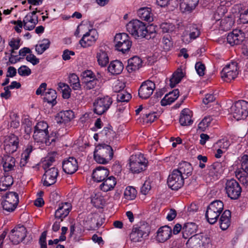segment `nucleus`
Segmentation results:
<instances>
[{
    "mask_svg": "<svg viewBox=\"0 0 248 248\" xmlns=\"http://www.w3.org/2000/svg\"><path fill=\"white\" fill-rule=\"evenodd\" d=\"M48 124L44 121L38 122L34 127L33 137L38 142L45 143L46 145H49L55 140L54 137L48 136Z\"/></svg>",
    "mask_w": 248,
    "mask_h": 248,
    "instance_id": "f257e3e1",
    "label": "nucleus"
},
{
    "mask_svg": "<svg viewBox=\"0 0 248 248\" xmlns=\"http://www.w3.org/2000/svg\"><path fill=\"white\" fill-rule=\"evenodd\" d=\"M186 244L187 248H209L211 239L207 234L198 233L189 237Z\"/></svg>",
    "mask_w": 248,
    "mask_h": 248,
    "instance_id": "f03ea898",
    "label": "nucleus"
},
{
    "mask_svg": "<svg viewBox=\"0 0 248 248\" xmlns=\"http://www.w3.org/2000/svg\"><path fill=\"white\" fill-rule=\"evenodd\" d=\"M126 30L135 38H148V31L146 25L141 21L135 19L126 25Z\"/></svg>",
    "mask_w": 248,
    "mask_h": 248,
    "instance_id": "7ed1b4c3",
    "label": "nucleus"
},
{
    "mask_svg": "<svg viewBox=\"0 0 248 248\" xmlns=\"http://www.w3.org/2000/svg\"><path fill=\"white\" fill-rule=\"evenodd\" d=\"M223 208V203L219 200L213 201L208 205L205 217L210 224H213L217 222Z\"/></svg>",
    "mask_w": 248,
    "mask_h": 248,
    "instance_id": "20e7f679",
    "label": "nucleus"
},
{
    "mask_svg": "<svg viewBox=\"0 0 248 248\" xmlns=\"http://www.w3.org/2000/svg\"><path fill=\"white\" fill-rule=\"evenodd\" d=\"M147 164V160L141 154L133 155L129 159V169L133 173H139L144 170Z\"/></svg>",
    "mask_w": 248,
    "mask_h": 248,
    "instance_id": "39448f33",
    "label": "nucleus"
},
{
    "mask_svg": "<svg viewBox=\"0 0 248 248\" xmlns=\"http://www.w3.org/2000/svg\"><path fill=\"white\" fill-rule=\"evenodd\" d=\"M230 112L237 120L246 118L248 115V102L239 100L230 108Z\"/></svg>",
    "mask_w": 248,
    "mask_h": 248,
    "instance_id": "423d86ee",
    "label": "nucleus"
},
{
    "mask_svg": "<svg viewBox=\"0 0 248 248\" xmlns=\"http://www.w3.org/2000/svg\"><path fill=\"white\" fill-rule=\"evenodd\" d=\"M19 202L18 195L16 192H8L3 196L1 205L3 210L8 212H13Z\"/></svg>",
    "mask_w": 248,
    "mask_h": 248,
    "instance_id": "0eeeda50",
    "label": "nucleus"
},
{
    "mask_svg": "<svg viewBox=\"0 0 248 248\" xmlns=\"http://www.w3.org/2000/svg\"><path fill=\"white\" fill-rule=\"evenodd\" d=\"M113 102L112 99L109 96L98 98L93 103L94 112L101 115L106 112Z\"/></svg>",
    "mask_w": 248,
    "mask_h": 248,
    "instance_id": "6e6552de",
    "label": "nucleus"
},
{
    "mask_svg": "<svg viewBox=\"0 0 248 248\" xmlns=\"http://www.w3.org/2000/svg\"><path fill=\"white\" fill-rule=\"evenodd\" d=\"M225 189L227 196L232 200L238 199L242 191L239 184L233 179L227 180Z\"/></svg>",
    "mask_w": 248,
    "mask_h": 248,
    "instance_id": "1a4fd4ad",
    "label": "nucleus"
},
{
    "mask_svg": "<svg viewBox=\"0 0 248 248\" xmlns=\"http://www.w3.org/2000/svg\"><path fill=\"white\" fill-rule=\"evenodd\" d=\"M238 72L236 62H232L227 64L221 72V77L226 82H230L235 79Z\"/></svg>",
    "mask_w": 248,
    "mask_h": 248,
    "instance_id": "9d476101",
    "label": "nucleus"
},
{
    "mask_svg": "<svg viewBox=\"0 0 248 248\" xmlns=\"http://www.w3.org/2000/svg\"><path fill=\"white\" fill-rule=\"evenodd\" d=\"M185 179L179 173L173 170L168 176L167 183L172 190H177L183 186Z\"/></svg>",
    "mask_w": 248,
    "mask_h": 248,
    "instance_id": "9b49d317",
    "label": "nucleus"
},
{
    "mask_svg": "<svg viewBox=\"0 0 248 248\" xmlns=\"http://www.w3.org/2000/svg\"><path fill=\"white\" fill-rule=\"evenodd\" d=\"M26 232V229L24 226L18 225L11 230L9 239L14 244H18L25 238Z\"/></svg>",
    "mask_w": 248,
    "mask_h": 248,
    "instance_id": "f8f14e48",
    "label": "nucleus"
},
{
    "mask_svg": "<svg viewBox=\"0 0 248 248\" xmlns=\"http://www.w3.org/2000/svg\"><path fill=\"white\" fill-rule=\"evenodd\" d=\"M19 140L17 136L11 134L5 137L4 140V150L8 154H12L19 147Z\"/></svg>",
    "mask_w": 248,
    "mask_h": 248,
    "instance_id": "ddd939ff",
    "label": "nucleus"
},
{
    "mask_svg": "<svg viewBox=\"0 0 248 248\" xmlns=\"http://www.w3.org/2000/svg\"><path fill=\"white\" fill-rule=\"evenodd\" d=\"M155 89V83L147 80L140 85L139 89V95L142 99H147L153 94Z\"/></svg>",
    "mask_w": 248,
    "mask_h": 248,
    "instance_id": "4468645a",
    "label": "nucleus"
},
{
    "mask_svg": "<svg viewBox=\"0 0 248 248\" xmlns=\"http://www.w3.org/2000/svg\"><path fill=\"white\" fill-rule=\"evenodd\" d=\"M45 173L43 176V185L46 186H50L54 184L58 175V170L55 167H52L45 170Z\"/></svg>",
    "mask_w": 248,
    "mask_h": 248,
    "instance_id": "2eb2a0df",
    "label": "nucleus"
},
{
    "mask_svg": "<svg viewBox=\"0 0 248 248\" xmlns=\"http://www.w3.org/2000/svg\"><path fill=\"white\" fill-rule=\"evenodd\" d=\"M86 223L89 230H96L103 224L102 218L98 213H91L87 216Z\"/></svg>",
    "mask_w": 248,
    "mask_h": 248,
    "instance_id": "dca6fc26",
    "label": "nucleus"
},
{
    "mask_svg": "<svg viewBox=\"0 0 248 248\" xmlns=\"http://www.w3.org/2000/svg\"><path fill=\"white\" fill-rule=\"evenodd\" d=\"M62 170L68 174L74 173L78 169V164L77 159L73 157H69L64 159L62 162Z\"/></svg>",
    "mask_w": 248,
    "mask_h": 248,
    "instance_id": "f3484780",
    "label": "nucleus"
},
{
    "mask_svg": "<svg viewBox=\"0 0 248 248\" xmlns=\"http://www.w3.org/2000/svg\"><path fill=\"white\" fill-rule=\"evenodd\" d=\"M97 38V31L95 29L90 30L88 32L83 35L79 43L81 46H83V45L90 46L93 45Z\"/></svg>",
    "mask_w": 248,
    "mask_h": 248,
    "instance_id": "a211bd4d",
    "label": "nucleus"
},
{
    "mask_svg": "<svg viewBox=\"0 0 248 248\" xmlns=\"http://www.w3.org/2000/svg\"><path fill=\"white\" fill-rule=\"evenodd\" d=\"M172 236V229L168 225L160 227L156 232V240L158 242L164 243Z\"/></svg>",
    "mask_w": 248,
    "mask_h": 248,
    "instance_id": "6ab92c4d",
    "label": "nucleus"
},
{
    "mask_svg": "<svg viewBox=\"0 0 248 248\" xmlns=\"http://www.w3.org/2000/svg\"><path fill=\"white\" fill-rule=\"evenodd\" d=\"M243 40L244 33L239 30H233L227 37L228 43L232 46L240 45Z\"/></svg>",
    "mask_w": 248,
    "mask_h": 248,
    "instance_id": "aec40b11",
    "label": "nucleus"
},
{
    "mask_svg": "<svg viewBox=\"0 0 248 248\" xmlns=\"http://www.w3.org/2000/svg\"><path fill=\"white\" fill-rule=\"evenodd\" d=\"M71 208V204L69 202L61 203L55 211V217L61 219V221H62L63 219L68 216Z\"/></svg>",
    "mask_w": 248,
    "mask_h": 248,
    "instance_id": "412c9836",
    "label": "nucleus"
},
{
    "mask_svg": "<svg viewBox=\"0 0 248 248\" xmlns=\"http://www.w3.org/2000/svg\"><path fill=\"white\" fill-rule=\"evenodd\" d=\"M115 46H131L132 41L128 35L126 33H117L114 38Z\"/></svg>",
    "mask_w": 248,
    "mask_h": 248,
    "instance_id": "4be33fe9",
    "label": "nucleus"
},
{
    "mask_svg": "<svg viewBox=\"0 0 248 248\" xmlns=\"http://www.w3.org/2000/svg\"><path fill=\"white\" fill-rule=\"evenodd\" d=\"M109 171L104 167H97L93 172V178L94 181L101 182L104 180L109 175Z\"/></svg>",
    "mask_w": 248,
    "mask_h": 248,
    "instance_id": "5701e85b",
    "label": "nucleus"
},
{
    "mask_svg": "<svg viewBox=\"0 0 248 248\" xmlns=\"http://www.w3.org/2000/svg\"><path fill=\"white\" fill-rule=\"evenodd\" d=\"M174 170L179 173L185 179H186L192 174L193 168L189 163L184 161L179 163L178 168Z\"/></svg>",
    "mask_w": 248,
    "mask_h": 248,
    "instance_id": "b1692460",
    "label": "nucleus"
},
{
    "mask_svg": "<svg viewBox=\"0 0 248 248\" xmlns=\"http://www.w3.org/2000/svg\"><path fill=\"white\" fill-rule=\"evenodd\" d=\"M199 0H180V7L183 12H191L198 5Z\"/></svg>",
    "mask_w": 248,
    "mask_h": 248,
    "instance_id": "393cba45",
    "label": "nucleus"
},
{
    "mask_svg": "<svg viewBox=\"0 0 248 248\" xmlns=\"http://www.w3.org/2000/svg\"><path fill=\"white\" fill-rule=\"evenodd\" d=\"M95 150L100 153L102 156H104L110 160H111L113 157V149L109 145L105 143L99 144L96 146Z\"/></svg>",
    "mask_w": 248,
    "mask_h": 248,
    "instance_id": "a878e982",
    "label": "nucleus"
},
{
    "mask_svg": "<svg viewBox=\"0 0 248 248\" xmlns=\"http://www.w3.org/2000/svg\"><path fill=\"white\" fill-rule=\"evenodd\" d=\"M117 183L116 178L110 176L107 177L104 180L102 181V184L99 187L100 189L104 192H108L113 190Z\"/></svg>",
    "mask_w": 248,
    "mask_h": 248,
    "instance_id": "bb28decb",
    "label": "nucleus"
},
{
    "mask_svg": "<svg viewBox=\"0 0 248 248\" xmlns=\"http://www.w3.org/2000/svg\"><path fill=\"white\" fill-rule=\"evenodd\" d=\"M22 23L25 30L31 31L35 28V25L38 23V17L37 16L34 17H32L30 14H28L25 16Z\"/></svg>",
    "mask_w": 248,
    "mask_h": 248,
    "instance_id": "cd10ccee",
    "label": "nucleus"
},
{
    "mask_svg": "<svg viewBox=\"0 0 248 248\" xmlns=\"http://www.w3.org/2000/svg\"><path fill=\"white\" fill-rule=\"evenodd\" d=\"M141 66V60L139 57L134 56L128 60L126 69L129 73H132L139 69Z\"/></svg>",
    "mask_w": 248,
    "mask_h": 248,
    "instance_id": "c85d7f7f",
    "label": "nucleus"
},
{
    "mask_svg": "<svg viewBox=\"0 0 248 248\" xmlns=\"http://www.w3.org/2000/svg\"><path fill=\"white\" fill-rule=\"evenodd\" d=\"M137 14L140 19L148 22L153 21V15L152 10L149 7L140 8L138 10Z\"/></svg>",
    "mask_w": 248,
    "mask_h": 248,
    "instance_id": "c756f323",
    "label": "nucleus"
},
{
    "mask_svg": "<svg viewBox=\"0 0 248 248\" xmlns=\"http://www.w3.org/2000/svg\"><path fill=\"white\" fill-rule=\"evenodd\" d=\"M198 229L197 225L193 222H188L184 224L182 228V237L185 239L189 238L191 234L196 232Z\"/></svg>",
    "mask_w": 248,
    "mask_h": 248,
    "instance_id": "7c9ffc66",
    "label": "nucleus"
},
{
    "mask_svg": "<svg viewBox=\"0 0 248 248\" xmlns=\"http://www.w3.org/2000/svg\"><path fill=\"white\" fill-rule=\"evenodd\" d=\"M124 65L119 60L111 61L108 67V72L112 75H119L122 73Z\"/></svg>",
    "mask_w": 248,
    "mask_h": 248,
    "instance_id": "2f4dec72",
    "label": "nucleus"
},
{
    "mask_svg": "<svg viewBox=\"0 0 248 248\" xmlns=\"http://www.w3.org/2000/svg\"><path fill=\"white\" fill-rule=\"evenodd\" d=\"M179 91L178 89L174 90L166 94L161 101V105L165 106L173 103L179 96Z\"/></svg>",
    "mask_w": 248,
    "mask_h": 248,
    "instance_id": "473e14b6",
    "label": "nucleus"
},
{
    "mask_svg": "<svg viewBox=\"0 0 248 248\" xmlns=\"http://www.w3.org/2000/svg\"><path fill=\"white\" fill-rule=\"evenodd\" d=\"M208 171L209 176L212 177L213 179L216 178L218 175H220L223 171L221 163L215 162L209 167Z\"/></svg>",
    "mask_w": 248,
    "mask_h": 248,
    "instance_id": "72a5a7b5",
    "label": "nucleus"
},
{
    "mask_svg": "<svg viewBox=\"0 0 248 248\" xmlns=\"http://www.w3.org/2000/svg\"><path fill=\"white\" fill-rule=\"evenodd\" d=\"M231 213L229 210H225L221 216L219 220L220 227L222 230H226L231 224Z\"/></svg>",
    "mask_w": 248,
    "mask_h": 248,
    "instance_id": "f704fd0d",
    "label": "nucleus"
},
{
    "mask_svg": "<svg viewBox=\"0 0 248 248\" xmlns=\"http://www.w3.org/2000/svg\"><path fill=\"white\" fill-rule=\"evenodd\" d=\"M145 233L141 227H134L130 234V239L134 242H140Z\"/></svg>",
    "mask_w": 248,
    "mask_h": 248,
    "instance_id": "c9c22d12",
    "label": "nucleus"
},
{
    "mask_svg": "<svg viewBox=\"0 0 248 248\" xmlns=\"http://www.w3.org/2000/svg\"><path fill=\"white\" fill-rule=\"evenodd\" d=\"M15 159L10 155H4L2 159L3 167L5 171H9L14 169L15 166Z\"/></svg>",
    "mask_w": 248,
    "mask_h": 248,
    "instance_id": "e433bc0d",
    "label": "nucleus"
},
{
    "mask_svg": "<svg viewBox=\"0 0 248 248\" xmlns=\"http://www.w3.org/2000/svg\"><path fill=\"white\" fill-rule=\"evenodd\" d=\"M190 111L188 108L184 109L181 113L179 121L182 125H188L192 123Z\"/></svg>",
    "mask_w": 248,
    "mask_h": 248,
    "instance_id": "4c0bfd02",
    "label": "nucleus"
},
{
    "mask_svg": "<svg viewBox=\"0 0 248 248\" xmlns=\"http://www.w3.org/2000/svg\"><path fill=\"white\" fill-rule=\"evenodd\" d=\"M73 113L71 110L61 111L57 117V122L59 123H67L73 118Z\"/></svg>",
    "mask_w": 248,
    "mask_h": 248,
    "instance_id": "58836bf2",
    "label": "nucleus"
},
{
    "mask_svg": "<svg viewBox=\"0 0 248 248\" xmlns=\"http://www.w3.org/2000/svg\"><path fill=\"white\" fill-rule=\"evenodd\" d=\"M200 34V31L195 25L191 27L190 33L188 36L184 35L182 40L186 44L189 43L190 41L195 39Z\"/></svg>",
    "mask_w": 248,
    "mask_h": 248,
    "instance_id": "ea45409f",
    "label": "nucleus"
},
{
    "mask_svg": "<svg viewBox=\"0 0 248 248\" xmlns=\"http://www.w3.org/2000/svg\"><path fill=\"white\" fill-rule=\"evenodd\" d=\"M97 62L100 66L105 67L109 62V58L107 52L103 49H100L96 53Z\"/></svg>",
    "mask_w": 248,
    "mask_h": 248,
    "instance_id": "a19ab883",
    "label": "nucleus"
},
{
    "mask_svg": "<svg viewBox=\"0 0 248 248\" xmlns=\"http://www.w3.org/2000/svg\"><path fill=\"white\" fill-rule=\"evenodd\" d=\"M13 178L11 175H4L0 180V190L4 191L13 185Z\"/></svg>",
    "mask_w": 248,
    "mask_h": 248,
    "instance_id": "79ce46f5",
    "label": "nucleus"
},
{
    "mask_svg": "<svg viewBox=\"0 0 248 248\" xmlns=\"http://www.w3.org/2000/svg\"><path fill=\"white\" fill-rule=\"evenodd\" d=\"M234 24V20L230 17H225L220 21V30L223 31L230 30Z\"/></svg>",
    "mask_w": 248,
    "mask_h": 248,
    "instance_id": "37998d69",
    "label": "nucleus"
},
{
    "mask_svg": "<svg viewBox=\"0 0 248 248\" xmlns=\"http://www.w3.org/2000/svg\"><path fill=\"white\" fill-rule=\"evenodd\" d=\"M57 93L55 90L49 89L45 93L44 99L52 106L55 105L56 103Z\"/></svg>",
    "mask_w": 248,
    "mask_h": 248,
    "instance_id": "c03bdc74",
    "label": "nucleus"
},
{
    "mask_svg": "<svg viewBox=\"0 0 248 248\" xmlns=\"http://www.w3.org/2000/svg\"><path fill=\"white\" fill-rule=\"evenodd\" d=\"M184 77L183 73L181 70H178L175 72L172 75L170 81V85L171 88H173L176 84L179 83Z\"/></svg>",
    "mask_w": 248,
    "mask_h": 248,
    "instance_id": "a18cd8bd",
    "label": "nucleus"
},
{
    "mask_svg": "<svg viewBox=\"0 0 248 248\" xmlns=\"http://www.w3.org/2000/svg\"><path fill=\"white\" fill-rule=\"evenodd\" d=\"M56 154L55 153H48L42 161V167L44 170L49 169L52 165V163L55 161V156Z\"/></svg>",
    "mask_w": 248,
    "mask_h": 248,
    "instance_id": "49530a36",
    "label": "nucleus"
},
{
    "mask_svg": "<svg viewBox=\"0 0 248 248\" xmlns=\"http://www.w3.org/2000/svg\"><path fill=\"white\" fill-rule=\"evenodd\" d=\"M91 202L97 208H101L105 203L103 197L100 193L94 194L91 197Z\"/></svg>",
    "mask_w": 248,
    "mask_h": 248,
    "instance_id": "de8ad7c7",
    "label": "nucleus"
},
{
    "mask_svg": "<svg viewBox=\"0 0 248 248\" xmlns=\"http://www.w3.org/2000/svg\"><path fill=\"white\" fill-rule=\"evenodd\" d=\"M69 83L74 90H79L81 88L79 78L75 74H71L69 76Z\"/></svg>",
    "mask_w": 248,
    "mask_h": 248,
    "instance_id": "09e8293b",
    "label": "nucleus"
},
{
    "mask_svg": "<svg viewBox=\"0 0 248 248\" xmlns=\"http://www.w3.org/2000/svg\"><path fill=\"white\" fill-rule=\"evenodd\" d=\"M18 48L19 47H12L10 50V55L9 58V62L11 64H15L22 59V57L19 56L18 51H17Z\"/></svg>",
    "mask_w": 248,
    "mask_h": 248,
    "instance_id": "8fccbe9b",
    "label": "nucleus"
},
{
    "mask_svg": "<svg viewBox=\"0 0 248 248\" xmlns=\"http://www.w3.org/2000/svg\"><path fill=\"white\" fill-rule=\"evenodd\" d=\"M131 98V94L126 91H122L118 93L117 96L118 106H121L123 103L128 102Z\"/></svg>",
    "mask_w": 248,
    "mask_h": 248,
    "instance_id": "3c124183",
    "label": "nucleus"
},
{
    "mask_svg": "<svg viewBox=\"0 0 248 248\" xmlns=\"http://www.w3.org/2000/svg\"><path fill=\"white\" fill-rule=\"evenodd\" d=\"M58 88L61 90L63 98L68 99L70 98L71 89L67 84L60 82L58 84Z\"/></svg>",
    "mask_w": 248,
    "mask_h": 248,
    "instance_id": "603ef678",
    "label": "nucleus"
},
{
    "mask_svg": "<svg viewBox=\"0 0 248 248\" xmlns=\"http://www.w3.org/2000/svg\"><path fill=\"white\" fill-rule=\"evenodd\" d=\"M98 82V80L96 78H93L92 79L86 80L85 78L83 80L82 84L84 89L89 90L95 88Z\"/></svg>",
    "mask_w": 248,
    "mask_h": 248,
    "instance_id": "864d4df0",
    "label": "nucleus"
},
{
    "mask_svg": "<svg viewBox=\"0 0 248 248\" xmlns=\"http://www.w3.org/2000/svg\"><path fill=\"white\" fill-rule=\"evenodd\" d=\"M137 195V191L133 186H127L124 192V198L128 200L135 199Z\"/></svg>",
    "mask_w": 248,
    "mask_h": 248,
    "instance_id": "5fc2aeb1",
    "label": "nucleus"
},
{
    "mask_svg": "<svg viewBox=\"0 0 248 248\" xmlns=\"http://www.w3.org/2000/svg\"><path fill=\"white\" fill-rule=\"evenodd\" d=\"M93 158L94 160L98 163L106 164L110 160L104 156H102L100 153L94 150Z\"/></svg>",
    "mask_w": 248,
    "mask_h": 248,
    "instance_id": "6e6d98bb",
    "label": "nucleus"
},
{
    "mask_svg": "<svg viewBox=\"0 0 248 248\" xmlns=\"http://www.w3.org/2000/svg\"><path fill=\"white\" fill-rule=\"evenodd\" d=\"M212 118L210 116L205 117L198 124V128L202 131H204L209 126Z\"/></svg>",
    "mask_w": 248,
    "mask_h": 248,
    "instance_id": "4d7b16f0",
    "label": "nucleus"
},
{
    "mask_svg": "<svg viewBox=\"0 0 248 248\" xmlns=\"http://www.w3.org/2000/svg\"><path fill=\"white\" fill-rule=\"evenodd\" d=\"M239 160L241 164V169L247 174H248V155H243L240 157Z\"/></svg>",
    "mask_w": 248,
    "mask_h": 248,
    "instance_id": "13d9d810",
    "label": "nucleus"
},
{
    "mask_svg": "<svg viewBox=\"0 0 248 248\" xmlns=\"http://www.w3.org/2000/svg\"><path fill=\"white\" fill-rule=\"evenodd\" d=\"M101 134L106 136L107 140L109 141L112 140L116 135L114 131L108 127H105L101 131Z\"/></svg>",
    "mask_w": 248,
    "mask_h": 248,
    "instance_id": "bf43d9fd",
    "label": "nucleus"
},
{
    "mask_svg": "<svg viewBox=\"0 0 248 248\" xmlns=\"http://www.w3.org/2000/svg\"><path fill=\"white\" fill-rule=\"evenodd\" d=\"M160 28L164 33L171 32L175 29V26L170 23L164 22L160 25Z\"/></svg>",
    "mask_w": 248,
    "mask_h": 248,
    "instance_id": "052dcab7",
    "label": "nucleus"
},
{
    "mask_svg": "<svg viewBox=\"0 0 248 248\" xmlns=\"http://www.w3.org/2000/svg\"><path fill=\"white\" fill-rule=\"evenodd\" d=\"M157 118L156 113L155 112L143 114V122L146 123H151Z\"/></svg>",
    "mask_w": 248,
    "mask_h": 248,
    "instance_id": "680f3d73",
    "label": "nucleus"
},
{
    "mask_svg": "<svg viewBox=\"0 0 248 248\" xmlns=\"http://www.w3.org/2000/svg\"><path fill=\"white\" fill-rule=\"evenodd\" d=\"M235 176L244 185H248V177L245 176L240 170H236L235 172Z\"/></svg>",
    "mask_w": 248,
    "mask_h": 248,
    "instance_id": "e2e57ef3",
    "label": "nucleus"
},
{
    "mask_svg": "<svg viewBox=\"0 0 248 248\" xmlns=\"http://www.w3.org/2000/svg\"><path fill=\"white\" fill-rule=\"evenodd\" d=\"M125 85V83L119 80L116 81L114 84L113 87V91L116 93H121L124 91L123 90L124 88Z\"/></svg>",
    "mask_w": 248,
    "mask_h": 248,
    "instance_id": "0e129e2a",
    "label": "nucleus"
},
{
    "mask_svg": "<svg viewBox=\"0 0 248 248\" xmlns=\"http://www.w3.org/2000/svg\"><path fill=\"white\" fill-rule=\"evenodd\" d=\"M18 73L21 76H28L31 74V70L26 65H22L18 69Z\"/></svg>",
    "mask_w": 248,
    "mask_h": 248,
    "instance_id": "69168bd1",
    "label": "nucleus"
},
{
    "mask_svg": "<svg viewBox=\"0 0 248 248\" xmlns=\"http://www.w3.org/2000/svg\"><path fill=\"white\" fill-rule=\"evenodd\" d=\"M195 68L197 74L200 76H202L204 75L205 67L204 64L202 63L201 62H196L195 64Z\"/></svg>",
    "mask_w": 248,
    "mask_h": 248,
    "instance_id": "338daca9",
    "label": "nucleus"
},
{
    "mask_svg": "<svg viewBox=\"0 0 248 248\" xmlns=\"http://www.w3.org/2000/svg\"><path fill=\"white\" fill-rule=\"evenodd\" d=\"M162 43L166 46H172L174 45L173 41L171 37L168 35L164 36L163 37Z\"/></svg>",
    "mask_w": 248,
    "mask_h": 248,
    "instance_id": "774afa93",
    "label": "nucleus"
}]
</instances>
